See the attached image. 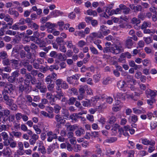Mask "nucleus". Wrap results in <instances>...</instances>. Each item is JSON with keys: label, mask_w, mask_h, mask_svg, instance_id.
<instances>
[{"label": "nucleus", "mask_w": 157, "mask_h": 157, "mask_svg": "<svg viewBox=\"0 0 157 157\" xmlns=\"http://www.w3.org/2000/svg\"><path fill=\"white\" fill-rule=\"evenodd\" d=\"M17 102L19 105H21L25 103V99L23 96L20 95L18 97Z\"/></svg>", "instance_id": "nucleus-12"}, {"label": "nucleus", "mask_w": 157, "mask_h": 157, "mask_svg": "<svg viewBox=\"0 0 157 157\" xmlns=\"http://www.w3.org/2000/svg\"><path fill=\"white\" fill-rule=\"evenodd\" d=\"M143 7L142 6L140 5H137L136 6H135L133 10L134 12H136L139 11H141L142 10Z\"/></svg>", "instance_id": "nucleus-33"}, {"label": "nucleus", "mask_w": 157, "mask_h": 157, "mask_svg": "<svg viewBox=\"0 0 157 157\" xmlns=\"http://www.w3.org/2000/svg\"><path fill=\"white\" fill-rule=\"evenodd\" d=\"M55 118L57 122H59L61 124H64L66 122L65 118L61 115L59 114L56 115Z\"/></svg>", "instance_id": "nucleus-6"}, {"label": "nucleus", "mask_w": 157, "mask_h": 157, "mask_svg": "<svg viewBox=\"0 0 157 157\" xmlns=\"http://www.w3.org/2000/svg\"><path fill=\"white\" fill-rule=\"evenodd\" d=\"M4 20L5 21L8 22V25H11L13 23V19L10 17L9 14L6 15Z\"/></svg>", "instance_id": "nucleus-11"}, {"label": "nucleus", "mask_w": 157, "mask_h": 157, "mask_svg": "<svg viewBox=\"0 0 157 157\" xmlns=\"http://www.w3.org/2000/svg\"><path fill=\"white\" fill-rule=\"evenodd\" d=\"M61 109V106L58 104L54 105V110L55 113H58L59 112V111Z\"/></svg>", "instance_id": "nucleus-35"}, {"label": "nucleus", "mask_w": 157, "mask_h": 157, "mask_svg": "<svg viewBox=\"0 0 157 157\" xmlns=\"http://www.w3.org/2000/svg\"><path fill=\"white\" fill-rule=\"evenodd\" d=\"M9 92L7 90L4 89L2 91L3 98L5 101L6 104L10 106H13V108H11V109L15 110L16 109V105L14 104L13 100L8 96Z\"/></svg>", "instance_id": "nucleus-1"}, {"label": "nucleus", "mask_w": 157, "mask_h": 157, "mask_svg": "<svg viewBox=\"0 0 157 157\" xmlns=\"http://www.w3.org/2000/svg\"><path fill=\"white\" fill-rule=\"evenodd\" d=\"M90 50L93 55H98L99 54V52L97 49L92 45L90 47Z\"/></svg>", "instance_id": "nucleus-20"}, {"label": "nucleus", "mask_w": 157, "mask_h": 157, "mask_svg": "<svg viewBox=\"0 0 157 157\" xmlns=\"http://www.w3.org/2000/svg\"><path fill=\"white\" fill-rule=\"evenodd\" d=\"M150 128L152 130L157 127V122L154 120L151 121L150 124Z\"/></svg>", "instance_id": "nucleus-29"}, {"label": "nucleus", "mask_w": 157, "mask_h": 157, "mask_svg": "<svg viewBox=\"0 0 157 157\" xmlns=\"http://www.w3.org/2000/svg\"><path fill=\"white\" fill-rule=\"evenodd\" d=\"M36 87L39 89L41 93H45L47 92V89L46 86L44 85H42V83L40 82H36Z\"/></svg>", "instance_id": "nucleus-4"}, {"label": "nucleus", "mask_w": 157, "mask_h": 157, "mask_svg": "<svg viewBox=\"0 0 157 157\" xmlns=\"http://www.w3.org/2000/svg\"><path fill=\"white\" fill-rule=\"evenodd\" d=\"M70 117L71 120L75 121H76L77 120V119L78 118H82L84 119V117L79 116L77 115V113H75L71 115L70 116Z\"/></svg>", "instance_id": "nucleus-22"}, {"label": "nucleus", "mask_w": 157, "mask_h": 157, "mask_svg": "<svg viewBox=\"0 0 157 157\" xmlns=\"http://www.w3.org/2000/svg\"><path fill=\"white\" fill-rule=\"evenodd\" d=\"M85 133V130L82 128H80L77 129L75 131V134L76 136H80Z\"/></svg>", "instance_id": "nucleus-14"}, {"label": "nucleus", "mask_w": 157, "mask_h": 157, "mask_svg": "<svg viewBox=\"0 0 157 157\" xmlns=\"http://www.w3.org/2000/svg\"><path fill=\"white\" fill-rule=\"evenodd\" d=\"M113 6L112 4L109 5L107 7H103L104 10H105V13L104 17H108V16L106 13H107L109 15H112V10L110 11V10L113 8Z\"/></svg>", "instance_id": "nucleus-5"}, {"label": "nucleus", "mask_w": 157, "mask_h": 157, "mask_svg": "<svg viewBox=\"0 0 157 157\" xmlns=\"http://www.w3.org/2000/svg\"><path fill=\"white\" fill-rule=\"evenodd\" d=\"M39 69H40L41 72L45 73L48 70H49V67L48 66L44 67L43 66H41Z\"/></svg>", "instance_id": "nucleus-38"}, {"label": "nucleus", "mask_w": 157, "mask_h": 157, "mask_svg": "<svg viewBox=\"0 0 157 157\" xmlns=\"http://www.w3.org/2000/svg\"><path fill=\"white\" fill-rule=\"evenodd\" d=\"M132 38L128 37L125 40V46L128 48H131L133 45V42Z\"/></svg>", "instance_id": "nucleus-8"}, {"label": "nucleus", "mask_w": 157, "mask_h": 157, "mask_svg": "<svg viewBox=\"0 0 157 157\" xmlns=\"http://www.w3.org/2000/svg\"><path fill=\"white\" fill-rule=\"evenodd\" d=\"M10 135L12 137L14 136L16 138H20L22 135L21 133L20 132H15L13 131L11 133H10Z\"/></svg>", "instance_id": "nucleus-16"}, {"label": "nucleus", "mask_w": 157, "mask_h": 157, "mask_svg": "<svg viewBox=\"0 0 157 157\" xmlns=\"http://www.w3.org/2000/svg\"><path fill=\"white\" fill-rule=\"evenodd\" d=\"M20 74L19 73V71L16 70L12 72L11 74V75H12L14 78H16L18 77Z\"/></svg>", "instance_id": "nucleus-53"}, {"label": "nucleus", "mask_w": 157, "mask_h": 157, "mask_svg": "<svg viewBox=\"0 0 157 157\" xmlns=\"http://www.w3.org/2000/svg\"><path fill=\"white\" fill-rule=\"evenodd\" d=\"M75 35L76 36H78L81 38H83L85 36V33L83 31H79L77 32V33H75Z\"/></svg>", "instance_id": "nucleus-50"}, {"label": "nucleus", "mask_w": 157, "mask_h": 157, "mask_svg": "<svg viewBox=\"0 0 157 157\" xmlns=\"http://www.w3.org/2000/svg\"><path fill=\"white\" fill-rule=\"evenodd\" d=\"M10 113V111L7 109H5L3 111V117H8Z\"/></svg>", "instance_id": "nucleus-55"}, {"label": "nucleus", "mask_w": 157, "mask_h": 157, "mask_svg": "<svg viewBox=\"0 0 157 157\" xmlns=\"http://www.w3.org/2000/svg\"><path fill=\"white\" fill-rule=\"evenodd\" d=\"M5 88L7 89L10 92H11L12 91L14 90L15 88V86L13 84L10 83H6Z\"/></svg>", "instance_id": "nucleus-15"}, {"label": "nucleus", "mask_w": 157, "mask_h": 157, "mask_svg": "<svg viewBox=\"0 0 157 157\" xmlns=\"http://www.w3.org/2000/svg\"><path fill=\"white\" fill-rule=\"evenodd\" d=\"M19 54L20 57L21 59H23L26 56V52L23 50H21L19 51Z\"/></svg>", "instance_id": "nucleus-36"}, {"label": "nucleus", "mask_w": 157, "mask_h": 157, "mask_svg": "<svg viewBox=\"0 0 157 157\" xmlns=\"http://www.w3.org/2000/svg\"><path fill=\"white\" fill-rule=\"evenodd\" d=\"M142 62L144 66H147L149 63H151L150 60L147 59H145L142 61Z\"/></svg>", "instance_id": "nucleus-62"}, {"label": "nucleus", "mask_w": 157, "mask_h": 157, "mask_svg": "<svg viewBox=\"0 0 157 157\" xmlns=\"http://www.w3.org/2000/svg\"><path fill=\"white\" fill-rule=\"evenodd\" d=\"M140 22V20L136 18V17H134L132 18L131 20V23L133 24H136V26H138Z\"/></svg>", "instance_id": "nucleus-34"}, {"label": "nucleus", "mask_w": 157, "mask_h": 157, "mask_svg": "<svg viewBox=\"0 0 157 157\" xmlns=\"http://www.w3.org/2000/svg\"><path fill=\"white\" fill-rule=\"evenodd\" d=\"M76 98L74 97H71L67 101V103L69 105H72L74 104L76 101Z\"/></svg>", "instance_id": "nucleus-39"}, {"label": "nucleus", "mask_w": 157, "mask_h": 157, "mask_svg": "<svg viewBox=\"0 0 157 157\" xmlns=\"http://www.w3.org/2000/svg\"><path fill=\"white\" fill-rule=\"evenodd\" d=\"M30 73H27L25 75V85L27 84L29 85L30 83V80L33 78V76L30 75Z\"/></svg>", "instance_id": "nucleus-10"}, {"label": "nucleus", "mask_w": 157, "mask_h": 157, "mask_svg": "<svg viewBox=\"0 0 157 157\" xmlns=\"http://www.w3.org/2000/svg\"><path fill=\"white\" fill-rule=\"evenodd\" d=\"M86 87V86L81 85L78 89V92L79 94H84Z\"/></svg>", "instance_id": "nucleus-24"}, {"label": "nucleus", "mask_w": 157, "mask_h": 157, "mask_svg": "<svg viewBox=\"0 0 157 157\" xmlns=\"http://www.w3.org/2000/svg\"><path fill=\"white\" fill-rule=\"evenodd\" d=\"M57 53L55 51H52L49 53V56L54 58H56Z\"/></svg>", "instance_id": "nucleus-57"}, {"label": "nucleus", "mask_w": 157, "mask_h": 157, "mask_svg": "<svg viewBox=\"0 0 157 157\" xmlns=\"http://www.w3.org/2000/svg\"><path fill=\"white\" fill-rule=\"evenodd\" d=\"M2 63L4 66H9L10 65V61L9 59L7 58L6 59H2Z\"/></svg>", "instance_id": "nucleus-45"}, {"label": "nucleus", "mask_w": 157, "mask_h": 157, "mask_svg": "<svg viewBox=\"0 0 157 157\" xmlns=\"http://www.w3.org/2000/svg\"><path fill=\"white\" fill-rule=\"evenodd\" d=\"M9 143L10 147L12 148H14L16 147L17 145V143L16 141H13L11 142H8Z\"/></svg>", "instance_id": "nucleus-52"}, {"label": "nucleus", "mask_w": 157, "mask_h": 157, "mask_svg": "<svg viewBox=\"0 0 157 157\" xmlns=\"http://www.w3.org/2000/svg\"><path fill=\"white\" fill-rule=\"evenodd\" d=\"M39 136L37 134H36L35 133L33 134L31 136V139H33L34 140L36 141L39 139Z\"/></svg>", "instance_id": "nucleus-64"}, {"label": "nucleus", "mask_w": 157, "mask_h": 157, "mask_svg": "<svg viewBox=\"0 0 157 157\" xmlns=\"http://www.w3.org/2000/svg\"><path fill=\"white\" fill-rule=\"evenodd\" d=\"M8 55L6 51L3 50L0 52V58L2 59L7 58Z\"/></svg>", "instance_id": "nucleus-21"}, {"label": "nucleus", "mask_w": 157, "mask_h": 157, "mask_svg": "<svg viewBox=\"0 0 157 157\" xmlns=\"http://www.w3.org/2000/svg\"><path fill=\"white\" fill-rule=\"evenodd\" d=\"M52 76L50 75L48 76L45 79V82L47 84L51 83L52 82Z\"/></svg>", "instance_id": "nucleus-48"}, {"label": "nucleus", "mask_w": 157, "mask_h": 157, "mask_svg": "<svg viewBox=\"0 0 157 157\" xmlns=\"http://www.w3.org/2000/svg\"><path fill=\"white\" fill-rule=\"evenodd\" d=\"M26 86H25L24 85L20 84H19L18 86V89L19 92L22 93L24 91L26 93H29L30 90H29V85L27 84L26 85Z\"/></svg>", "instance_id": "nucleus-3"}, {"label": "nucleus", "mask_w": 157, "mask_h": 157, "mask_svg": "<svg viewBox=\"0 0 157 157\" xmlns=\"http://www.w3.org/2000/svg\"><path fill=\"white\" fill-rule=\"evenodd\" d=\"M82 105L85 107H88L90 105V101L88 99H85V100L83 101L82 102Z\"/></svg>", "instance_id": "nucleus-28"}, {"label": "nucleus", "mask_w": 157, "mask_h": 157, "mask_svg": "<svg viewBox=\"0 0 157 157\" xmlns=\"http://www.w3.org/2000/svg\"><path fill=\"white\" fill-rule=\"evenodd\" d=\"M103 50L104 53H106L110 52L115 54H117L123 51L122 47L121 46H118L117 45H115L113 47L106 46L104 48Z\"/></svg>", "instance_id": "nucleus-2"}, {"label": "nucleus", "mask_w": 157, "mask_h": 157, "mask_svg": "<svg viewBox=\"0 0 157 157\" xmlns=\"http://www.w3.org/2000/svg\"><path fill=\"white\" fill-rule=\"evenodd\" d=\"M65 44H66L67 47L69 48H72L74 45L72 43V41L71 40H67L65 42Z\"/></svg>", "instance_id": "nucleus-40"}, {"label": "nucleus", "mask_w": 157, "mask_h": 157, "mask_svg": "<svg viewBox=\"0 0 157 157\" xmlns=\"http://www.w3.org/2000/svg\"><path fill=\"white\" fill-rule=\"evenodd\" d=\"M8 13L11 15H14L15 18H17L19 16V13L17 11L13 10L12 8H10L8 10Z\"/></svg>", "instance_id": "nucleus-18"}, {"label": "nucleus", "mask_w": 157, "mask_h": 157, "mask_svg": "<svg viewBox=\"0 0 157 157\" xmlns=\"http://www.w3.org/2000/svg\"><path fill=\"white\" fill-rule=\"evenodd\" d=\"M59 68V67L58 66L55 65H51L49 67V69L51 71H52L54 69L56 70H58Z\"/></svg>", "instance_id": "nucleus-56"}, {"label": "nucleus", "mask_w": 157, "mask_h": 157, "mask_svg": "<svg viewBox=\"0 0 157 157\" xmlns=\"http://www.w3.org/2000/svg\"><path fill=\"white\" fill-rule=\"evenodd\" d=\"M101 75L99 74H98L94 75V80L96 82H98L100 80Z\"/></svg>", "instance_id": "nucleus-44"}, {"label": "nucleus", "mask_w": 157, "mask_h": 157, "mask_svg": "<svg viewBox=\"0 0 157 157\" xmlns=\"http://www.w3.org/2000/svg\"><path fill=\"white\" fill-rule=\"evenodd\" d=\"M16 153L17 155L21 156L25 154V150L24 149H18L17 150Z\"/></svg>", "instance_id": "nucleus-42"}, {"label": "nucleus", "mask_w": 157, "mask_h": 157, "mask_svg": "<svg viewBox=\"0 0 157 157\" xmlns=\"http://www.w3.org/2000/svg\"><path fill=\"white\" fill-rule=\"evenodd\" d=\"M12 63V66L15 68V69H17L18 67L19 61L18 60L15 59H12L10 60Z\"/></svg>", "instance_id": "nucleus-19"}, {"label": "nucleus", "mask_w": 157, "mask_h": 157, "mask_svg": "<svg viewBox=\"0 0 157 157\" xmlns=\"http://www.w3.org/2000/svg\"><path fill=\"white\" fill-rule=\"evenodd\" d=\"M117 140V138L116 137H112L109 139L106 140L104 141V143H111L115 142Z\"/></svg>", "instance_id": "nucleus-27"}, {"label": "nucleus", "mask_w": 157, "mask_h": 157, "mask_svg": "<svg viewBox=\"0 0 157 157\" xmlns=\"http://www.w3.org/2000/svg\"><path fill=\"white\" fill-rule=\"evenodd\" d=\"M126 82L124 81H120L117 84V86L119 88H122L126 86Z\"/></svg>", "instance_id": "nucleus-30"}, {"label": "nucleus", "mask_w": 157, "mask_h": 157, "mask_svg": "<svg viewBox=\"0 0 157 157\" xmlns=\"http://www.w3.org/2000/svg\"><path fill=\"white\" fill-rule=\"evenodd\" d=\"M12 154V151L9 147H6L3 150V154L4 156H10Z\"/></svg>", "instance_id": "nucleus-7"}, {"label": "nucleus", "mask_w": 157, "mask_h": 157, "mask_svg": "<svg viewBox=\"0 0 157 157\" xmlns=\"http://www.w3.org/2000/svg\"><path fill=\"white\" fill-rule=\"evenodd\" d=\"M33 128L36 131L37 134H40L41 133V130L38 128L37 125H34L33 126Z\"/></svg>", "instance_id": "nucleus-54"}, {"label": "nucleus", "mask_w": 157, "mask_h": 157, "mask_svg": "<svg viewBox=\"0 0 157 157\" xmlns=\"http://www.w3.org/2000/svg\"><path fill=\"white\" fill-rule=\"evenodd\" d=\"M46 44L45 41L41 39L38 45L40 48H43L45 46Z\"/></svg>", "instance_id": "nucleus-59"}, {"label": "nucleus", "mask_w": 157, "mask_h": 157, "mask_svg": "<svg viewBox=\"0 0 157 157\" xmlns=\"http://www.w3.org/2000/svg\"><path fill=\"white\" fill-rule=\"evenodd\" d=\"M116 118L114 116H112L109 119V123L110 124H112L114 123L116 121Z\"/></svg>", "instance_id": "nucleus-63"}, {"label": "nucleus", "mask_w": 157, "mask_h": 157, "mask_svg": "<svg viewBox=\"0 0 157 157\" xmlns=\"http://www.w3.org/2000/svg\"><path fill=\"white\" fill-rule=\"evenodd\" d=\"M21 63L22 65L25 67L29 64V61L28 59H25L22 60Z\"/></svg>", "instance_id": "nucleus-47"}, {"label": "nucleus", "mask_w": 157, "mask_h": 157, "mask_svg": "<svg viewBox=\"0 0 157 157\" xmlns=\"http://www.w3.org/2000/svg\"><path fill=\"white\" fill-rule=\"evenodd\" d=\"M125 56L124 55L123 53H122L120 56V57L118 59V61L119 62L121 63H124L125 62Z\"/></svg>", "instance_id": "nucleus-37"}, {"label": "nucleus", "mask_w": 157, "mask_h": 157, "mask_svg": "<svg viewBox=\"0 0 157 157\" xmlns=\"http://www.w3.org/2000/svg\"><path fill=\"white\" fill-rule=\"evenodd\" d=\"M47 135L48 136L47 141L48 142H51L53 140V132H48L47 133Z\"/></svg>", "instance_id": "nucleus-32"}, {"label": "nucleus", "mask_w": 157, "mask_h": 157, "mask_svg": "<svg viewBox=\"0 0 157 157\" xmlns=\"http://www.w3.org/2000/svg\"><path fill=\"white\" fill-rule=\"evenodd\" d=\"M144 40L147 44H149L152 42V40L150 37H147L144 38Z\"/></svg>", "instance_id": "nucleus-58"}, {"label": "nucleus", "mask_w": 157, "mask_h": 157, "mask_svg": "<svg viewBox=\"0 0 157 157\" xmlns=\"http://www.w3.org/2000/svg\"><path fill=\"white\" fill-rule=\"evenodd\" d=\"M58 91H56L57 94L54 95V97L59 100H60L61 97H63L64 95L63 93L61 91V90L59 89H58Z\"/></svg>", "instance_id": "nucleus-13"}, {"label": "nucleus", "mask_w": 157, "mask_h": 157, "mask_svg": "<svg viewBox=\"0 0 157 157\" xmlns=\"http://www.w3.org/2000/svg\"><path fill=\"white\" fill-rule=\"evenodd\" d=\"M113 96L117 98L121 99L122 100H124L125 99L124 94L118 92L116 94L114 93Z\"/></svg>", "instance_id": "nucleus-17"}, {"label": "nucleus", "mask_w": 157, "mask_h": 157, "mask_svg": "<svg viewBox=\"0 0 157 157\" xmlns=\"http://www.w3.org/2000/svg\"><path fill=\"white\" fill-rule=\"evenodd\" d=\"M38 150L40 151L41 153L45 154L46 153V151L43 145H40L39 147Z\"/></svg>", "instance_id": "nucleus-43"}, {"label": "nucleus", "mask_w": 157, "mask_h": 157, "mask_svg": "<svg viewBox=\"0 0 157 157\" xmlns=\"http://www.w3.org/2000/svg\"><path fill=\"white\" fill-rule=\"evenodd\" d=\"M95 147L96 149V153L98 156H101L102 153V150L100 148V145L99 144H97L95 145Z\"/></svg>", "instance_id": "nucleus-23"}, {"label": "nucleus", "mask_w": 157, "mask_h": 157, "mask_svg": "<svg viewBox=\"0 0 157 157\" xmlns=\"http://www.w3.org/2000/svg\"><path fill=\"white\" fill-rule=\"evenodd\" d=\"M94 62L95 63L98 65H101L102 64V61L101 59H97V57L94 59Z\"/></svg>", "instance_id": "nucleus-61"}, {"label": "nucleus", "mask_w": 157, "mask_h": 157, "mask_svg": "<svg viewBox=\"0 0 157 157\" xmlns=\"http://www.w3.org/2000/svg\"><path fill=\"white\" fill-rule=\"evenodd\" d=\"M151 23L150 22L144 21L141 26L142 29H146L147 27H150Z\"/></svg>", "instance_id": "nucleus-25"}, {"label": "nucleus", "mask_w": 157, "mask_h": 157, "mask_svg": "<svg viewBox=\"0 0 157 157\" xmlns=\"http://www.w3.org/2000/svg\"><path fill=\"white\" fill-rule=\"evenodd\" d=\"M8 80L10 83H13L15 82L16 78L12 75L11 76H9L8 78Z\"/></svg>", "instance_id": "nucleus-49"}, {"label": "nucleus", "mask_w": 157, "mask_h": 157, "mask_svg": "<svg viewBox=\"0 0 157 157\" xmlns=\"http://www.w3.org/2000/svg\"><path fill=\"white\" fill-rule=\"evenodd\" d=\"M28 27L29 28H31L32 29H34L36 30L39 29V26L36 23L33 22Z\"/></svg>", "instance_id": "nucleus-26"}, {"label": "nucleus", "mask_w": 157, "mask_h": 157, "mask_svg": "<svg viewBox=\"0 0 157 157\" xmlns=\"http://www.w3.org/2000/svg\"><path fill=\"white\" fill-rule=\"evenodd\" d=\"M142 143L145 145H150L152 146H154L155 144V142L154 141L152 140L150 141L147 140V139H142Z\"/></svg>", "instance_id": "nucleus-9"}, {"label": "nucleus", "mask_w": 157, "mask_h": 157, "mask_svg": "<svg viewBox=\"0 0 157 157\" xmlns=\"http://www.w3.org/2000/svg\"><path fill=\"white\" fill-rule=\"evenodd\" d=\"M86 44V42L83 40H81L79 41L77 44L78 46L80 48H82L83 46L85 45Z\"/></svg>", "instance_id": "nucleus-51"}, {"label": "nucleus", "mask_w": 157, "mask_h": 157, "mask_svg": "<svg viewBox=\"0 0 157 157\" xmlns=\"http://www.w3.org/2000/svg\"><path fill=\"white\" fill-rule=\"evenodd\" d=\"M111 79L109 77L104 78L103 79L102 84L103 85H107L109 83V82L110 81Z\"/></svg>", "instance_id": "nucleus-41"}, {"label": "nucleus", "mask_w": 157, "mask_h": 157, "mask_svg": "<svg viewBox=\"0 0 157 157\" xmlns=\"http://www.w3.org/2000/svg\"><path fill=\"white\" fill-rule=\"evenodd\" d=\"M30 47V49L33 51H35L38 48V46L33 43L31 44Z\"/></svg>", "instance_id": "nucleus-60"}, {"label": "nucleus", "mask_w": 157, "mask_h": 157, "mask_svg": "<svg viewBox=\"0 0 157 157\" xmlns=\"http://www.w3.org/2000/svg\"><path fill=\"white\" fill-rule=\"evenodd\" d=\"M1 135L2 136L3 139L4 141H6L8 140L9 136L7 132H3L1 133Z\"/></svg>", "instance_id": "nucleus-31"}, {"label": "nucleus", "mask_w": 157, "mask_h": 157, "mask_svg": "<svg viewBox=\"0 0 157 157\" xmlns=\"http://www.w3.org/2000/svg\"><path fill=\"white\" fill-rule=\"evenodd\" d=\"M6 34L7 35L15 36L17 34V32L15 31L8 30L6 31Z\"/></svg>", "instance_id": "nucleus-46"}]
</instances>
